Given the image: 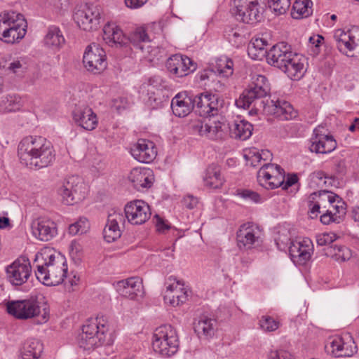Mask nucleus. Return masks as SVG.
Masks as SVG:
<instances>
[{
  "label": "nucleus",
  "instance_id": "1",
  "mask_svg": "<svg viewBox=\"0 0 359 359\" xmlns=\"http://www.w3.org/2000/svg\"><path fill=\"white\" fill-rule=\"evenodd\" d=\"M20 161L30 169L39 170L51 165L55 154L50 141L41 136H27L18 144Z\"/></svg>",
  "mask_w": 359,
  "mask_h": 359
},
{
  "label": "nucleus",
  "instance_id": "2",
  "mask_svg": "<svg viewBox=\"0 0 359 359\" xmlns=\"http://www.w3.org/2000/svg\"><path fill=\"white\" fill-rule=\"evenodd\" d=\"M34 262L36 268V277L45 285H58L67 276L65 257L53 249L46 248L37 252Z\"/></svg>",
  "mask_w": 359,
  "mask_h": 359
},
{
  "label": "nucleus",
  "instance_id": "3",
  "mask_svg": "<svg viewBox=\"0 0 359 359\" xmlns=\"http://www.w3.org/2000/svg\"><path fill=\"white\" fill-rule=\"evenodd\" d=\"M103 39L111 47H123L132 44L135 48L144 50L142 43L149 41L144 29L137 28L129 36H126L114 22H107L103 28Z\"/></svg>",
  "mask_w": 359,
  "mask_h": 359
},
{
  "label": "nucleus",
  "instance_id": "4",
  "mask_svg": "<svg viewBox=\"0 0 359 359\" xmlns=\"http://www.w3.org/2000/svg\"><path fill=\"white\" fill-rule=\"evenodd\" d=\"M107 320L104 316L97 317L95 320H88L82 327V333L80 334L78 343L80 348L84 350H91L106 343V332L107 331Z\"/></svg>",
  "mask_w": 359,
  "mask_h": 359
},
{
  "label": "nucleus",
  "instance_id": "5",
  "mask_svg": "<svg viewBox=\"0 0 359 359\" xmlns=\"http://www.w3.org/2000/svg\"><path fill=\"white\" fill-rule=\"evenodd\" d=\"M152 347L156 353L163 357H170L177 352L179 339L171 325H163L154 330Z\"/></svg>",
  "mask_w": 359,
  "mask_h": 359
},
{
  "label": "nucleus",
  "instance_id": "6",
  "mask_svg": "<svg viewBox=\"0 0 359 359\" xmlns=\"http://www.w3.org/2000/svg\"><path fill=\"white\" fill-rule=\"evenodd\" d=\"M269 91L268 80L265 76L257 75L255 80L248 89L243 90L239 97L236 100L235 104L238 108H248L254 101L259 104L258 100H264Z\"/></svg>",
  "mask_w": 359,
  "mask_h": 359
},
{
  "label": "nucleus",
  "instance_id": "7",
  "mask_svg": "<svg viewBox=\"0 0 359 359\" xmlns=\"http://www.w3.org/2000/svg\"><path fill=\"white\" fill-rule=\"evenodd\" d=\"M86 187L82 179L77 175L65 178L57 188V194L66 205H72L86 198Z\"/></svg>",
  "mask_w": 359,
  "mask_h": 359
},
{
  "label": "nucleus",
  "instance_id": "8",
  "mask_svg": "<svg viewBox=\"0 0 359 359\" xmlns=\"http://www.w3.org/2000/svg\"><path fill=\"white\" fill-rule=\"evenodd\" d=\"M194 112L203 117H211L218 114L223 108L224 100L217 94L209 91L194 93Z\"/></svg>",
  "mask_w": 359,
  "mask_h": 359
},
{
  "label": "nucleus",
  "instance_id": "9",
  "mask_svg": "<svg viewBox=\"0 0 359 359\" xmlns=\"http://www.w3.org/2000/svg\"><path fill=\"white\" fill-rule=\"evenodd\" d=\"M8 314L19 320H27L41 314L40 303L36 299L12 300L6 304Z\"/></svg>",
  "mask_w": 359,
  "mask_h": 359
},
{
  "label": "nucleus",
  "instance_id": "10",
  "mask_svg": "<svg viewBox=\"0 0 359 359\" xmlns=\"http://www.w3.org/2000/svg\"><path fill=\"white\" fill-rule=\"evenodd\" d=\"M83 62L88 72L95 74H100L107 67L105 51L99 44L93 43L86 47Z\"/></svg>",
  "mask_w": 359,
  "mask_h": 359
},
{
  "label": "nucleus",
  "instance_id": "11",
  "mask_svg": "<svg viewBox=\"0 0 359 359\" xmlns=\"http://www.w3.org/2000/svg\"><path fill=\"white\" fill-rule=\"evenodd\" d=\"M73 18L80 29L88 32L95 30L100 23V9L93 4H86L74 13Z\"/></svg>",
  "mask_w": 359,
  "mask_h": 359
},
{
  "label": "nucleus",
  "instance_id": "12",
  "mask_svg": "<svg viewBox=\"0 0 359 359\" xmlns=\"http://www.w3.org/2000/svg\"><path fill=\"white\" fill-rule=\"evenodd\" d=\"M284 174L285 171L280 165L265 163L257 172V182L267 189H274L282 187Z\"/></svg>",
  "mask_w": 359,
  "mask_h": 359
},
{
  "label": "nucleus",
  "instance_id": "13",
  "mask_svg": "<svg viewBox=\"0 0 359 359\" xmlns=\"http://www.w3.org/2000/svg\"><path fill=\"white\" fill-rule=\"evenodd\" d=\"M259 105L262 106V112L267 115H272L283 121L290 120L295 118L297 112L291 104L283 100H258Z\"/></svg>",
  "mask_w": 359,
  "mask_h": 359
},
{
  "label": "nucleus",
  "instance_id": "14",
  "mask_svg": "<svg viewBox=\"0 0 359 359\" xmlns=\"http://www.w3.org/2000/svg\"><path fill=\"white\" fill-rule=\"evenodd\" d=\"M166 68L174 78H181L194 72L197 65L186 55L175 54L166 61Z\"/></svg>",
  "mask_w": 359,
  "mask_h": 359
},
{
  "label": "nucleus",
  "instance_id": "15",
  "mask_svg": "<svg viewBox=\"0 0 359 359\" xmlns=\"http://www.w3.org/2000/svg\"><path fill=\"white\" fill-rule=\"evenodd\" d=\"M236 240L240 250H250L262 243L260 232L257 226L248 222L241 225L237 231Z\"/></svg>",
  "mask_w": 359,
  "mask_h": 359
},
{
  "label": "nucleus",
  "instance_id": "16",
  "mask_svg": "<svg viewBox=\"0 0 359 359\" xmlns=\"http://www.w3.org/2000/svg\"><path fill=\"white\" fill-rule=\"evenodd\" d=\"M125 219L133 224H142L147 221L151 216L149 205L142 201L136 200L128 203L124 208Z\"/></svg>",
  "mask_w": 359,
  "mask_h": 359
},
{
  "label": "nucleus",
  "instance_id": "17",
  "mask_svg": "<svg viewBox=\"0 0 359 359\" xmlns=\"http://www.w3.org/2000/svg\"><path fill=\"white\" fill-rule=\"evenodd\" d=\"M292 56H294V53L291 46L281 41L273 46L266 53V61L269 65L280 70Z\"/></svg>",
  "mask_w": 359,
  "mask_h": 359
},
{
  "label": "nucleus",
  "instance_id": "18",
  "mask_svg": "<svg viewBox=\"0 0 359 359\" xmlns=\"http://www.w3.org/2000/svg\"><path fill=\"white\" fill-rule=\"evenodd\" d=\"M31 272L32 266L28 259H23V262L16 260L6 268L8 280L15 286H20L26 283Z\"/></svg>",
  "mask_w": 359,
  "mask_h": 359
},
{
  "label": "nucleus",
  "instance_id": "19",
  "mask_svg": "<svg viewBox=\"0 0 359 359\" xmlns=\"http://www.w3.org/2000/svg\"><path fill=\"white\" fill-rule=\"evenodd\" d=\"M194 93L182 91L177 93L171 101L173 114L178 117H185L192 111H194Z\"/></svg>",
  "mask_w": 359,
  "mask_h": 359
},
{
  "label": "nucleus",
  "instance_id": "20",
  "mask_svg": "<svg viewBox=\"0 0 359 359\" xmlns=\"http://www.w3.org/2000/svg\"><path fill=\"white\" fill-rule=\"evenodd\" d=\"M313 246L309 239L303 241H291L289 246V254L294 263L299 264H306L311 257Z\"/></svg>",
  "mask_w": 359,
  "mask_h": 359
},
{
  "label": "nucleus",
  "instance_id": "21",
  "mask_svg": "<svg viewBox=\"0 0 359 359\" xmlns=\"http://www.w3.org/2000/svg\"><path fill=\"white\" fill-rule=\"evenodd\" d=\"M124 222L125 217L121 211L112 210L109 213L107 222L103 230L104 238L107 243L114 242L121 237L119 224H123Z\"/></svg>",
  "mask_w": 359,
  "mask_h": 359
},
{
  "label": "nucleus",
  "instance_id": "22",
  "mask_svg": "<svg viewBox=\"0 0 359 359\" xmlns=\"http://www.w3.org/2000/svg\"><path fill=\"white\" fill-rule=\"evenodd\" d=\"M130 153L137 161L149 163L156 158L157 151L153 142L140 139L130 149Z\"/></svg>",
  "mask_w": 359,
  "mask_h": 359
},
{
  "label": "nucleus",
  "instance_id": "23",
  "mask_svg": "<svg viewBox=\"0 0 359 359\" xmlns=\"http://www.w3.org/2000/svg\"><path fill=\"white\" fill-rule=\"evenodd\" d=\"M337 147V142L332 135L321 134L319 129L313 130L309 149L316 154H328Z\"/></svg>",
  "mask_w": 359,
  "mask_h": 359
},
{
  "label": "nucleus",
  "instance_id": "24",
  "mask_svg": "<svg viewBox=\"0 0 359 359\" xmlns=\"http://www.w3.org/2000/svg\"><path fill=\"white\" fill-rule=\"evenodd\" d=\"M119 294L130 299L142 297L144 294L142 280L139 277H131L117 283Z\"/></svg>",
  "mask_w": 359,
  "mask_h": 359
},
{
  "label": "nucleus",
  "instance_id": "25",
  "mask_svg": "<svg viewBox=\"0 0 359 359\" xmlns=\"http://www.w3.org/2000/svg\"><path fill=\"white\" fill-rule=\"evenodd\" d=\"M351 344L344 341V338L341 337H334L330 339L325 345V350L327 353H331L334 357H350L356 352V346L353 341L350 339Z\"/></svg>",
  "mask_w": 359,
  "mask_h": 359
},
{
  "label": "nucleus",
  "instance_id": "26",
  "mask_svg": "<svg viewBox=\"0 0 359 359\" xmlns=\"http://www.w3.org/2000/svg\"><path fill=\"white\" fill-rule=\"evenodd\" d=\"M32 234L39 240L48 241L57 235V225L50 219H38L32 223Z\"/></svg>",
  "mask_w": 359,
  "mask_h": 359
},
{
  "label": "nucleus",
  "instance_id": "27",
  "mask_svg": "<svg viewBox=\"0 0 359 359\" xmlns=\"http://www.w3.org/2000/svg\"><path fill=\"white\" fill-rule=\"evenodd\" d=\"M194 329L199 338L210 339L214 337L217 329V320L209 314L203 313L195 320Z\"/></svg>",
  "mask_w": 359,
  "mask_h": 359
},
{
  "label": "nucleus",
  "instance_id": "28",
  "mask_svg": "<svg viewBox=\"0 0 359 359\" xmlns=\"http://www.w3.org/2000/svg\"><path fill=\"white\" fill-rule=\"evenodd\" d=\"M75 123L86 130L95 129L97 125V118L91 108L88 106L76 107L72 112Z\"/></svg>",
  "mask_w": 359,
  "mask_h": 359
},
{
  "label": "nucleus",
  "instance_id": "29",
  "mask_svg": "<svg viewBox=\"0 0 359 359\" xmlns=\"http://www.w3.org/2000/svg\"><path fill=\"white\" fill-rule=\"evenodd\" d=\"M333 37L339 52L348 57H354V54L351 53L355 50L357 40L351 30L345 32L340 29H337L334 31Z\"/></svg>",
  "mask_w": 359,
  "mask_h": 359
},
{
  "label": "nucleus",
  "instance_id": "30",
  "mask_svg": "<svg viewBox=\"0 0 359 359\" xmlns=\"http://www.w3.org/2000/svg\"><path fill=\"white\" fill-rule=\"evenodd\" d=\"M231 137L241 140L249 139L253 130V126L245 119L237 117L228 123Z\"/></svg>",
  "mask_w": 359,
  "mask_h": 359
},
{
  "label": "nucleus",
  "instance_id": "31",
  "mask_svg": "<svg viewBox=\"0 0 359 359\" xmlns=\"http://www.w3.org/2000/svg\"><path fill=\"white\" fill-rule=\"evenodd\" d=\"M292 80H299L305 72L304 61L294 53V56L291 57L280 69Z\"/></svg>",
  "mask_w": 359,
  "mask_h": 359
},
{
  "label": "nucleus",
  "instance_id": "32",
  "mask_svg": "<svg viewBox=\"0 0 359 359\" xmlns=\"http://www.w3.org/2000/svg\"><path fill=\"white\" fill-rule=\"evenodd\" d=\"M203 181L205 186L210 189L222 187L224 180L221 175L219 167L215 164L210 165L205 170Z\"/></svg>",
  "mask_w": 359,
  "mask_h": 359
},
{
  "label": "nucleus",
  "instance_id": "33",
  "mask_svg": "<svg viewBox=\"0 0 359 359\" xmlns=\"http://www.w3.org/2000/svg\"><path fill=\"white\" fill-rule=\"evenodd\" d=\"M43 344L38 339L27 340L21 349L20 359H39L43 352Z\"/></svg>",
  "mask_w": 359,
  "mask_h": 359
},
{
  "label": "nucleus",
  "instance_id": "34",
  "mask_svg": "<svg viewBox=\"0 0 359 359\" xmlns=\"http://www.w3.org/2000/svg\"><path fill=\"white\" fill-rule=\"evenodd\" d=\"M235 15L237 19L247 24H255L260 21L262 18L259 4L239 9L235 12Z\"/></svg>",
  "mask_w": 359,
  "mask_h": 359
},
{
  "label": "nucleus",
  "instance_id": "35",
  "mask_svg": "<svg viewBox=\"0 0 359 359\" xmlns=\"http://www.w3.org/2000/svg\"><path fill=\"white\" fill-rule=\"evenodd\" d=\"M22 105V99L17 94H8L0 98V112L3 114L18 111Z\"/></svg>",
  "mask_w": 359,
  "mask_h": 359
},
{
  "label": "nucleus",
  "instance_id": "36",
  "mask_svg": "<svg viewBox=\"0 0 359 359\" xmlns=\"http://www.w3.org/2000/svg\"><path fill=\"white\" fill-rule=\"evenodd\" d=\"M129 180L134 188L138 191L149 188L153 184L152 178L146 170H139L137 169L132 170L129 175Z\"/></svg>",
  "mask_w": 359,
  "mask_h": 359
},
{
  "label": "nucleus",
  "instance_id": "37",
  "mask_svg": "<svg viewBox=\"0 0 359 359\" xmlns=\"http://www.w3.org/2000/svg\"><path fill=\"white\" fill-rule=\"evenodd\" d=\"M311 0H296L292 6V17L294 19L308 18L313 13Z\"/></svg>",
  "mask_w": 359,
  "mask_h": 359
},
{
  "label": "nucleus",
  "instance_id": "38",
  "mask_svg": "<svg viewBox=\"0 0 359 359\" xmlns=\"http://www.w3.org/2000/svg\"><path fill=\"white\" fill-rule=\"evenodd\" d=\"M267 45L268 42L264 39H252L248 46V55L255 60H261V57L263 56L266 57L268 51H264V49Z\"/></svg>",
  "mask_w": 359,
  "mask_h": 359
},
{
  "label": "nucleus",
  "instance_id": "39",
  "mask_svg": "<svg viewBox=\"0 0 359 359\" xmlns=\"http://www.w3.org/2000/svg\"><path fill=\"white\" fill-rule=\"evenodd\" d=\"M65 38L58 27L50 26L44 37L46 46L52 48H60L65 43Z\"/></svg>",
  "mask_w": 359,
  "mask_h": 359
},
{
  "label": "nucleus",
  "instance_id": "40",
  "mask_svg": "<svg viewBox=\"0 0 359 359\" xmlns=\"http://www.w3.org/2000/svg\"><path fill=\"white\" fill-rule=\"evenodd\" d=\"M4 19L8 22V27H13V28L18 29L22 27V30H27V22L24 16L15 11H8L4 13Z\"/></svg>",
  "mask_w": 359,
  "mask_h": 359
},
{
  "label": "nucleus",
  "instance_id": "41",
  "mask_svg": "<svg viewBox=\"0 0 359 359\" xmlns=\"http://www.w3.org/2000/svg\"><path fill=\"white\" fill-rule=\"evenodd\" d=\"M215 73L217 72L219 76L228 78L233 73V62L231 59L224 57L219 58L215 67Z\"/></svg>",
  "mask_w": 359,
  "mask_h": 359
},
{
  "label": "nucleus",
  "instance_id": "42",
  "mask_svg": "<svg viewBox=\"0 0 359 359\" xmlns=\"http://www.w3.org/2000/svg\"><path fill=\"white\" fill-rule=\"evenodd\" d=\"M27 33V30L20 27L19 30L13 28V27H8V29L4 30V41L7 43H13L18 42L23 39Z\"/></svg>",
  "mask_w": 359,
  "mask_h": 359
},
{
  "label": "nucleus",
  "instance_id": "43",
  "mask_svg": "<svg viewBox=\"0 0 359 359\" xmlns=\"http://www.w3.org/2000/svg\"><path fill=\"white\" fill-rule=\"evenodd\" d=\"M326 255L335 257L337 259L346 261L350 257V250L343 245H332L327 248Z\"/></svg>",
  "mask_w": 359,
  "mask_h": 359
},
{
  "label": "nucleus",
  "instance_id": "44",
  "mask_svg": "<svg viewBox=\"0 0 359 359\" xmlns=\"http://www.w3.org/2000/svg\"><path fill=\"white\" fill-rule=\"evenodd\" d=\"M180 295L175 296L166 290V292L164 296L165 301H168L170 304L173 306H177L184 303L188 298L187 291L184 288H180Z\"/></svg>",
  "mask_w": 359,
  "mask_h": 359
},
{
  "label": "nucleus",
  "instance_id": "45",
  "mask_svg": "<svg viewBox=\"0 0 359 359\" xmlns=\"http://www.w3.org/2000/svg\"><path fill=\"white\" fill-rule=\"evenodd\" d=\"M89 229V222L86 217H81L77 222L69 226V233L73 236L83 234Z\"/></svg>",
  "mask_w": 359,
  "mask_h": 359
},
{
  "label": "nucleus",
  "instance_id": "46",
  "mask_svg": "<svg viewBox=\"0 0 359 359\" xmlns=\"http://www.w3.org/2000/svg\"><path fill=\"white\" fill-rule=\"evenodd\" d=\"M269 6L278 14H284L290 6V0H269Z\"/></svg>",
  "mask_w": 359,
  "mask_h": 359
},
{
  "label": "nucleus",
  "instance_id": "47",
  "mask_svg": "<svg viewBox=\"0 0 359 359\" xmlns=\"http://www.w3.org/2000/svg\"><path fill=\"white\" fill-rule=\"evenodd\" d=\"M259 325L264 331L272 332L278 328L279 322L275 320L271 316H262L259 320Z\"/></svg>",
  "mask_w": 359,
  "mask_h": 359
},
{
  "label": "nucleus",
  "instance_id": "48",
  "mask_svg": "<svg viewBox=\"0 0 359 359\" xmlns=\"http://www.w3.org/2000/svg\"><path fill=\"white\" fill-rule=\"evenodd\" d=\"M326 196L331 206L342 198L337 194L327 190H321L318 192H313L310 195V198L314 200L316 196Z\"/></svg>",
  "mask_w": 359,
  "mask_h": 359
},
{
  "label": "nucleus",
  "instance_id": "49",
  "mask_svg": "<svg viewBox=\"0 0 359 359\" xmlns=\"http://www.w3.org/2000/svg\"><path fill=\"white\" fill-rule=\"evenodd\" d=\"M336 239V235L334 233H323L316 236L317 244L320 246H327L325 253L327 252V248L334 245L333 242Z\"/></svg>",
  "mask_w": 359,
  "mask_h": 359
},
{
  "label": "nucleus",
  "instance_id": "50",
  "mask_svg": "<svg viewBox=\"0 0 359 359\" xmlns=\"http://www.w3.org/2000/svg\"><path fill=\"white\" fill-rule=\"evenodd\" d=\"M263 155H265L266 157L271 156L269 151H262V154L259 152H255L250 157H248L246 155L245 157L247 159L248 164H250L252 167H256L262 160H266V158H263Z\"/></svg>",
  "mask_w": 359,
  "mask_h": 359
},
{
  "label": "nucleus",
  "instance_id": "51",
  "mask_svg": "<svg viewBox=\"0 0 359 359\" xmlns=\"http://www.w3.org/2000/svg\"><path fill=\"white\" fill-rule=\"evenodd\" d=\"M312 177L313 180H318L319 181L318 184L320 182L323 181V184L325 186H332L335 181L334 177L327 175L322 170L314 172L312 174Z\"/></svg>",
  "mask_w": 359,
  "mask_h": 359
},
{
  "label": "nucleus",
  "instance_id": "52",
  "mask_svg": "<svg viewBox=\"0 0 359 359\" xmlns=\"http://www.w3.org/2000/svg\"><path fill=\"white\" fill-rule=\"evenodd\" d=\"M324 38L321 35H314L309 37V46L312 48V54L316 55L319 53L320 46Z\"/></svg>",
  "mask_w": 359,
  "mask_h": 359
},
{
  "label": "nucleus",
  "instance_id": "53",
  "mask_svg": "<svg viewBox=\"0 0 359 359\" xmlns=\"http://www.w3.org/2000/svg\"><path fill=\"white\" fill-rule=\"evenodd\" d=\"M320 222L323 224H330L332 222L339 223L340 216L333 214V210H327L320 216Z\"/></svg>",
  "mask_w": 359,
  "mask_h": 359
},
{
  "label": "nucleus",
  "instance_id": "54",
  "mask_svg": "<svg viewBox=\"0 0 359 359\" xmlns=\"http://www.w3.org/2000/svg\"><path fill=\"white\" fill-rule=\"evenodd\" d=\"M275 243L277 248L280 251H285L287 249L289 250L290 245V238L287 236H284L283 238L280 235L275 238Z\"/></svg>",
  "mask_w": 359,
  "mask_h": 359
},
{
  "label": "nucleus",
  "instance_id": "55",
  "mask_svg": "<svg viewBox=\"0 0 359 359\" xmlns=\"http://www.w3.org/2000/svg\"><path fill=\"white\" fill-rule=\"evenodd\" d=\"M240 195L242 198L249 199L255 203H261L262 201L259 194L250 190H243Z\"/></svg>",
  "mask_w": 359,
  "mask_h": 359
},
{
  "label": "nucleus",
  "instance_id": "56",
  "mask_svg": "<svg viewBox=\"0 0 359 359\" xmlns=\"http://www.w3.org/2000/svg\"><path fill=\"white\" fill-rule=\"evenodd\" d=\"M334 211L333 214L337 216H340V220L341 219V217H343L346 214V203L343 201V199L339 200L335 204L332 205Z\"/></svg>",
  "mask_w": 359,
  "mask_h": 359
},
{
  "label": "nucleus",
  "instance_id": "57",
  "mask_svg": "<svg viewBox=\"0 0 359 359\" xmlns=\"http://www.w3.org/2000/svg\"><path fill=\"white\" fill-rule=\"evenodd\" d=\"M298 177L296 174H288L287 178L285 180V176L284 175V182L282 184V189L283 190H287L289 187L293 186L298 182Z\"/></svg>",
  "mask_w": 359,
  "mask_h": 359
},
{
  "label": "nucleus",
  "instance_id": "58",
  "mask_svg": "<svg viewBox=\"0 0 359 359\" xmlns=\"http://www.w3.org/2000/svg\"><path fill=\"white\" fill-rule=\"evenodd\" d=\"M215 74L216 73H215V69H204L202 72H198V74L197 75L201 81H205V80H208V81L211 80L212 81H215L214 77L215 76Z\"/></svg>",
  "mask_w": 359,
  "mask_h": 359
},
{
  "label": "nucleus",
  "instance_id": "59",
  "mask_svg": "<svg viewBox=\"0 0 359 359\" xmlns=\"http://www.w3.org/2000/svg\"><path fill=\"white\" fill-rule=\"evenodd\" d=\"M182 203L187 208L192 210L198 205V200L192 195H187L184 197Z\"/></svg>",
  "mask_w": 359,
  "mask_h": 359
},
{
  "label": "nucleus",
  "instance_id": "60",
  "mask_svg": "<svg viewBox=\"0 0 359 359\" xmlns=\"http://www.w3.org/2000/svg\"><path fill=\"white\" fill-rule=\"evenodd\" d=\"M233 4L236 7V11L245 7L250 6L252 4H258L257 0H233Z\"/></svg>",
  "mask_w": 359,
  "mask_h": 359
},
{
  "label": "nucleus",
  "instance_id": "61",
  "mask_svg": "<svg viewBox=\"0 0 359 359\" xmlns=\"http://www.w3.org/2000/svg\"><path fill=\"white\" fill-rule=\"evenodd\" d=\"M309 215L310 218L314 219L316 218L318 216V214L320 212V204L313 203V200L309 201Z\"/></svg>",
  "mask_w": 359,
  "mask_h": 359
},
{
  "label": "nucleus",
  "instance_id": "62",
  "mask_svg": "<svg viewBox=\"0 0 359 359\" xmlns=\"http://www.w3.org/2000/svg\"><path fill=\"white\" fill-rule=\"evenodd\" d=\"M183 284L180 281L177 280L176 283L170 284L167 286V290L172 293L175 296L180 295V288H183Z\"/></svg>",
  "mask_w": 359,
  "mask_h": 359
},
{
  "label": "nucleus",
  "instance_id": "63",
  "mask_svg": "<svg viewBox=\"0 0 359 359\" xmlns=\"http://www.w3.org/2000/svg\"><path fill=\"white\" fill-rule=\"evenodd\" d=\"M147 0H125V4L128 8L137 9L147 3Z\"/></svg>",
  "mask_w": 359,
  "mask_h": 359
},
{
  "label": "nucleus",
  "instance_id": "64",
  "mask_svg": "<svg viewBox=\"0 0 359 359\" xmlns=\"http://www.w3.org/2000/svg\"><path fill=\"white\" fill-rule=\"evenodd\" d=\"M157 217V230L159 232L164 233L165 230H168L170 228V226L167 224L163 219L159 217L158 215L156 216Z\"/></svg>",
  "mask_w": 359,
  "mask_h": 359
}]
</instances>
